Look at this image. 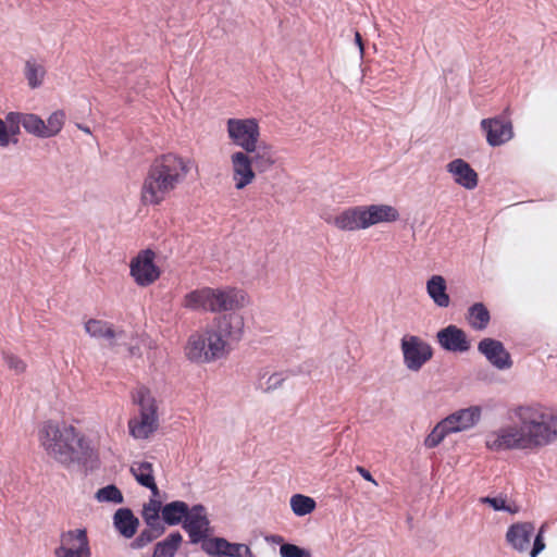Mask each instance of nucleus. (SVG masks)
<instances>
[{
  "instance_id": "1",
  "label": "nucleus",
  "mask_w": 557,
  "mask_h": 557,
  "mask_svg": "<svg viewBox=\"0 0 557 557\" xmlns=\"http://www.w3.org/2000/svg\"><path fill=\"white\" fill-rule=\"evenodd\" d=\"M509 423L485 436L491 451H537L557 441V412L539 403L515 406L508 411Z\"/></svg>"
},
{
  "instance_id": "2",
  "label": "nucleus",
  "mask_w": 557,
  "mask_h": 557,
  "mask_svg": "<svg viewBox=\"0 0 557 557\" xmlns=\"http://www.w3.org/2000/svg\"><path fill=\"white\" fill-rule=\"evenodd\" d=\"M38 442L48 458L65 467L81 463L94 455L88 438L64 421L42 422L38 429Z\"/></svg>"
},
{
  "instance_id": "3",
  "label": "nucleus",
  "mask_w": 557,
  "mask_h": 557,
  "mask_svg": "<svg viewBox=\"0 0 557 557\" xmlns=\"http://www.w3.org/2000/svg\"><path fill=\"white\" fill-rule=\"evenodd\" d=\"M184 529L187 531L191 543H201V548L210 557H252V552L247 544L232 543L223 537H209V520L202 506H194L185 521Z\"/></svg>"
},
{
  "instance_id": "4",
  "label": "nucleus",
  "mask_w": 557,
  "mask_h": 557,
  "mask_svg": "<svg viewBox=\"0 0 557 557\" xmlns=\"http://www.w3.org/2000/svg\"><path fill=\"white\" fill-rule=\"evenodd\" d=\"M275 163L276 157L273 146H261L260 151L257 152L233 151L230 154V173L234 188L244 190L251 185L257 178L255 168L262 173L271 170Z\"/></svg>"
},
{
  "instance_id": "5",
  "label": "nucleus",
  "mask_w": 557,
  "mask_h": 557,
  "mask_svg": "<svg viewBox=\"0 0 557 557\" xmlns=\"http://www.w3.org/2000/svg\"><path fill=\"white\" fill-rule=\"evenodd\" d=\"M225 132L228 140L238 147V150L257 152L261 146H271L261 140L260 121L253 116L228 117L225 121Z\"/></svg>"
},
{
  "instance_id": "6",
  "label": "nucleus",
  "mask_w": 557,
  "mask_h": 557,
  "mask_svg": "<svg viewBox=\"0 0 557 557\" xmlns=\"http://www.w3.org/2000/svg\"><path fill=\"white\" fill-rule=\"evenodd\" d=\"M133 401L139 407V413L128 421L129 434L136 440H146L158 429L154 397L148 388L140 386L133 393Z\"/></svg>"
},
{
  "instance_id": "7",
  "label": "nucleus",
  "mask_w": 557,
  "mask_h": 557,
  "mask_svg": "<svg viewBox=\"0 0 557 557\" xmlns=\"http://www.w3.org/2000/svg\"><path fill=\"white\" fill-rule=\"evenodd\" d=\"M209 339L208 351L203 350V339L199 336H189L185 346V356L197 363H209L225 358L232 350L227 343L212 326H207V338Z\"/></svg>"
},
{
  "instance_id": "8",
  "label": "nucleus",
  "mask_w": 557,
  "mask_h": 557,
  "mask_svg": "<svg viewBox=\"0 0 557 557\" xmlns=\"http://www.w3.org/2000/svg\"><path fill=\"white\" fill-rule=\"evenodd\" d=\"M400 350L404 366L411 372H419L433 357L432 346L417 335H404Z\"/></svg>"
},
{
  "instance_id": "9",
  "label": "nucleus",
  "mask_w": 557,
  "mask_h": 557,
  "mask_svg": "<svg viewBox=\"0 0 557 557\" xmlns=\"http://www.w3.org/2000/svg\"><path fill=\"white\" fill-rule=\"evenodd\" d=\"M176 187L161 170L152 163L143 183L140 197L145 205H159Z\"/></svg>"
},
{
  "instance_id": "10",
  "label": "nucleus",
  "mask_w": 557,
  "mask_h": 557,
  "mask_svg": "<svg viewBox=\"0 0 557 557\" xmlns=\"http://www.w3.org/2000/svg\"><path fill=\"white\" fill-rule=\"evenodd\" d=\"M55 557H91V549L85 528L67 530L61 533Z\"/></svg>"
},
{
  "instance_id": "11",
  "label": "nucleus",
  "mask_w": 557,
  "mask_h": 557,
  "mask_svg": "<svg viewBox=\"0 0 557 557\" xmlns=\"http://www.w3.org/2000/svg\"><path fill=\"white\" fill-rule=\"evenodd\" d=\"M156 253L146 249L131 260L129 272L135 283L140 287L152 285L161 274L160 269L154 263Z\"/></svg>"
},
{
  "instance_id": "12",
  "label": "nucleus",
  "mask_w": 557,
  "mask_h": 557,
  "mask_svg": "<svg viewBox=\"0 0 557 557\" xmlns=\"http://www.w3.org/2000/svg\"><path fill=\"white\" fill-rule=\"evenodd\" d=\"M161 172L177 187L182 184L193 169H197L193 158L183 157L176 153H166L153 162Z\"/></svg>"
},
{
  "instance_id": "13",
  "label": "nucleus",
  "mask_w": 557,
  "mask_h": 557,
  "mask_svg": "<svg viewBox=\"0 0 557 557\" xmlns=\"http://www.w3.org/2000/svg\"><path fill=\"white\" fill-rule=\"evenodd\" d=\"M212 326L219 335L233 345L240 341L245 330V318L237 311L226 312L213 320Z\"/></svg>"
},
{
  "instance_id": "14",
  "label": "nucleus",
  "mask_w": 557,
  "mask_h": 557,
  "mask_svg": "<svg viewBox=\"0 0 557 557\" xmlns=\"http://www.w3.org/2000/svg\"><path fill=\"white\" fill-rule=\"evenodd\" d=\"M366 230L379 224H392L400 220L399 210L392 205L376 202L362 205Z\"/></svg>"
},
{
  "instance_id": "15",
  "label": "nucleus",
  "mask_w": 557,
  "mask_h": 557,
  "mask_svg": "<svg viewBox=\"0 0 557 557\" xmlns=\"http://www.w3.org/2000/svg\"><path fill=\"white\" fill-rule=\"evenodd\" d=\"M482 418L480 406H470L458 409L443 419L448 431L453 433L466 432L473 429Z\"/></svg>"
},
{
  "instance_id": "16",
  "label": "nucleus",
  "mask_w": 557,
  "mask_h": 557,
  "mask_svg": "<svg viewBox=\"0 0 557 557\" xmlns=\"http://www.w3.org/2000/svg\"><path fill=\"white\" fill-rule=\"evenodd\" d=\"M481 128L486 134V141L492 147L502 146L513 137L512 124L500 117L484 119Z\"/></svg>"
},
{
  "instance_id": "17",
  "label": "nucleus",
  "mask_w": 557,
  "mask_h": 557,
  "mask_svg": "<svg viewBox=\"0 0 557 557\" xmlns=\"http://www.w3.org/2000/svg\"><path fill=\"white\" fill-rule=\"evenodd\" d=\"M327 222L342 232L364 231L366 223L362 205L345 208Z\"/></svg>"
},
{
  "instance_id": "18",
  "label": "nucleus",
  "mask_w": 557,
  "mask_h": 557,
  "mask_svg": "<svg viewBox=\"0 0 557 557\" xmlns=\"http://www.w3.org/2000/svg\"><path fill=\"white\" fill-rule=\"evenodd\" d=\"M479 351L498 370H508L512 366L510 354L504 345L493 338H484L478 345Z\"/></svg>"
},
{
  "instance_id": "19",
  "label": "nucleus",
  "mask_w": 557,
  "mask_h": 557,
  "mask_svg": "<svg viewBox=\"0 0 557 557\" xmlns=\"http://www.w3.org/2000/svg\"><path fill=\"white\" fill-rule=\"evenodd\" d=\"M84 329L91 337L104 339L112 347L120 346L127 338L123 331L102 320L89 319L85 322Z\"/></svg>"
},
{
  "instance_id": "20",
  "label": "nucleus",
  "mask_w": 557,
  "mask_h": 557,
  "mask_svg": "<svg viewBox=\"0 0 557 557\" xmlns=\"http://www.w3.org/2000/svg\"><path fill=\"white\" fill-rule=\"evenodd\" d=\"M440 346L451 352H466L470 349V341L466 333L456 325H448L436 334Z\"/></svg>"
},
{
  "instance_id": "21",
  "label": "nucleus",
  "mask_w": 557,
  "mask_h": 557,
  "mask_svg": "<svg viewBox=\"0 0 557 557\" xmlns=\"http://www.w3.org/2000/svg\"><path fill=\"white\" fill-rule=\"evenodd\" d=\"M5 120L9 124H12L13 135L17 136L20 134V125H22L27 133L44 138L45 121L37 114L10 112Z\"/></svg>"
},
{
  "instance_id": "22",
  "label": "nucleus",
  "mask_w": 557,
  "mask_h": 557,
  "mask_svg": "<svg viewBox=\"0 0 557 557\" xmlns=\"http://www.w3.org/2000/svg\"><path fill=\"white\" fill-rule=\"evenodd\" d=\"M249 304L246 293L237 288H216V312H233Z\"/></svg>"
},
{
  "instance_id": "23",
  "label": "nucleus",
  "mask_w": 557,
  "mask_h": 557,
  "mask_svg": "<svg viewBox=\"0 0 557 557\" xmlns=\"http://www.w3.org/2000/svg\"><path fill=\"white\" fill-rule=\"evenodd\" d=\"M533 531L531 522H518L508 528L506 540L515 550L524 553L530 548Z\"/></svg>"
},
{
  "instance_id": "24",
  "label": "nucleus",
  "mask_w": 557,
  "mask_h": 557,
  "mask_svg": "<svg viewBox=\"0 0 557 557\" xmlns=\"http://www.w3.org/2000/svg\"><path fill=\"white\" fill-rule=\"evenodd\" d=\"M447 172L453 176L454 182L466 189H474L478 185V174L468 162L462 159H455L447 163Z\"/></svg>"
},
{
  "instance_id": "25",
  "label": "nucleus",
  "mask_w": 557,
  "mask_h": 557,
  "mask_svg": "<svg viewBox=\"0 0 557 557\" xmlns=\"http://www.w3.org/2000/svg\"><path fill=\"white\" fill-rule=\"evenodd\" d=\"M113 524L122 536L131 539L137 532L139 520L134 516L131 509L120 508L113 516Z\"/></svg>"
},
{
  "instance_id": "26",
  "label": "nucleus",
  "mask_w": 557,
  "mask_h": 557,
  "mask_svg": "<svg viewBox=\"0 0 557 557\" xmlns=\"http://www.w3.org/2000/svg\"><path fill=\"white\" fill-rule=\"evenodd\" d=\"M131 473L138 484L149 488L153 496H159V488L156 484L152 463L148 461H134L131 466Z\"/></svg>"
},
{
  "instance_id": "27",
  "label": "nucleus",
  "mask_w": 557,
  "mask_h": 557,
  "mask_svg": "<svg viewBox=\"0 0 557 557\" xmlns=\"http://www.w3.org/2000/svg\"><path fill=\"white\" fill-rule=\"evenodd\" d=\"M425 287L429 297L436 306L441 308H447L449 306L450 298L447 294V284L442 275H432L426 281Z\"/></svg>"
},
{
  "instance_id": "28",
  "label": "nucleus",
  "mask_w": 557,
  "mask_h": 557,
  "mask_svg": "<svg viewBox=\"0 0 557 557\" xmlns=\"http://www.w3.org/2000/svg\"><path fill=\"white\" fill-rule=\"evenodd\" d=\"M159 496H153L149 499L143 508V519L146 524L158 533H163L164 528L160 519V512L162 513V504L158 499Z\"/></svg>"
},
{
  "instance_id": "29",
  "label": "nucleus",
  "mask_w": 557,
  "mask_h": 557,
  "mask_svg": "<svg viewBox=\"0 0 557 557\" xmlns=\"http://www.w3.org/2000/svg\"><path fill=\"white\" fill-rule=\"evenodd\" d=\"M209 288L202 287L187 293L182 301V306L188 310L207 312Z\"/></svg>"
},
{
  "instance_id": "30",
  "label": "nucleus",
  "mask_w": 557,
  "mask_h": 557,
  "mask_svg": "<svg viewBox=\"0 0 557 557\" xmlns=\"http://www.w3.org/2000/svg\"><path fill=\"white\" fill-rule=\"evenodd\" d=\"M24 75L27 81V85L32 89L40 87L45 81L46 69L42 63L35 59H28L25 62Z\"/></svg>"
},
{
  "instance_id": "31",
  "label": "nucleus",
  "mask_w": 557,
  "mask_h": 557,
  "mask_svg": "<svg viewBox=\"0 0 557 557\" xmlns=\"http://www.w3.org/2000/svg\"><path fill=\"white\" fill-rule=\"evenodd\" d=\"M189 512L188 506L186 503L176 500L166 504L162 508V519L169 525L178 524L183 518L186 519Z\"/></svg>"
},
{
  "instance_id": "32",
  "label": "nucleus",
  "mask_w": 557,
  "mask_h": 557,
  "mask_svg": "<svg viewBox=\"0 0 557 557\" xmlns=\"http://www.w3.org/2000/svg\"><path fill=\"white\" fill-rule=\"evenodd\" d=\"M182 540V535L178 532L171 533L156 545L152 557H174Z\"/></svg>"
},
{
  "instance_id": "33",
  "label": "nucleus",
  "mask_w": 557,
  "mask_h": 557,
  "mask_svg": "<svg viewBox=\"0 0 557 557\" xmlns=\"http://www.w3.org/2000/svg\"><path fill=\"white\" fill-rule=\"evenodd\" d=\"M467 320L474 330H484L490 322V312L482 302H476L469 308Z\"/></svg>"
},
{
  "instance_id": "34",
  "label": "nucleus",
  "mask_w": 557,
  "mask_h": 557,
  "mask_svg": "<svg viewBox=\"0 0 557 557\" xmlns=\"http://www.w3.org/2000/svg\"><path fill=\"white\" fill-rule=\"evenodd\" d=\"M290 509L297 517L310 515L317 507L315 500L302 494H294L289 499Z\"/></svg>"
},
{
  "instance_id": "35",
  "label": "nucleus",
  "mask_w": 557,
  "mask_h": 557,
  "mask_svg": "<svg viewBox=\"0 0 557 557\" xmlns=\"http://www.w3.org/2000/svg\"><path fill=\"white\" fill-rule=\"evenodd\" d=\"M65 123V113L62 110L52 112L45 121L44 138L57 136Z\"/></svg>"
},
{
  "instance_id": "36",
  "label": "nucleus",
  "mask_w": 557,
  "mask_h": 557,
  "mask_svg": "<svg viewBox=\"0 0 557 557\" xmlns=\"http://www.w3.org/2000/svg\"><path fill=\"white\" fill-rule=\"evenodd\" d=\"M449 434L451 433L448 431V428L442 420L433 428L430 434L425 437L424 446L428 448H434L438 446L443 442V440Z\"/></svg>"
},
{
  "instance_id": "37",
  "label": "nucleus",
  "mask_w": 557,
  "mask_h": 557,
  "mask_svg": "<svg viewBox=\"0 0 557 557\" xmlns=\"http://www.w3.org/2000/svg\"><path fill=\"white\" fill-rule=\"evenodd\" d=\"M96 498L100 503L121 504L123 502L122 493L114 485H108L98 490L96 493Z\"/></svg>"
},
{
  "instance_id": "38",
  "label": "nucleus",
  "mask_w": 557,
  "mask_h": 557,
  "mask_svg": "<svg viewBox=\"0 0 557 557\" xmlns=\"http://www.w3.org/2000/svg\"><path fill=\"white\" fill-rule=\"evenodd\" d=\"M285 381L283 373L274 372L269 375L264 374L259 380V387L264 392H273L280 388Z\"/></svg>"
},
{
  "instance_id": "39",
  "label": "nucleus",
  "mask_w": 557,
  "mask_h": 557,
  "mask_svg": "<svg viewBox=\"0 0 557 557\" xmlns=\"http://www.w3.org/2000/svg\"><path fill=\"white\" fill-rule=\"evenodd\" d=\"M480 503L486 504L492 507L495 511H507L515 513L517 510L512 509L511 506L507 505L506 498L499 497H481Z\"/></svg>"
},
{
  "instance_id": "40",
  "label": "nucleus",
  "mask_w": 557,
  "mask_h": 557,
  "mask_svg": "<svg viewBox=\"0 0 557 557\" xmlns=\"http://www.w3.org/2000/svg\"><path fill=\"white\" fill-rule=\"evenodd\" d=\"M11 143H17L16 135L12 133V124L0 119V147H8Z\"/></svg>"
},
{
  "instance_id": "41",
  "label": "nucleus",
  "mask_w": 557,
  "mask_h": 557,
  "mask_svg": "<svg viewBox=\"0 0 557 557\" xmlns=\"http://www.w3.org/2000/svg\"><path fill=\"white\" fill-rule=\"evenodd\" d=\"M3 360L7 367L16 374H22L26 370V362L16 355L4 352Z\"/></svg>"
},
{
  "instance_id": "42",
  "label": "nucleus",
  "mask_w": 557,
  "mask_h": 557,
  "mask_svg": "<svg viewBox=\"0 0 557 557\" xmlns=\"http://www.w3.org/2000/svg\"><path fill=\"white\" fill-rule=\"evenodd\" d=\"M280 555L281 557H311L309 550L288 543L281 545Z\"/></svg>"
},
{
  "instance_id": "43",
  "label": "nucleus",
  "mask_w": 557,
  "mask_h": 557,
  "mask_svg": "<svg viewBox=\"0 0 557 557\" xmlns=\"http://www.w3.org/2000/svg\"><path fill=\"white\" fill-rule=\"evenodd\" d=\"M161 534L162 533H158L157 531H153L151 528H149V530H143L141 533L133 542L132 546L134 548H141Z\"/></svg>"
},
{
  "instance_id": "44",
  "label": "nucleus",
  "mask_w": 557,
  "mask_h": 557,
  "mask_svg": "<svg viewBox=\"0 0 557 557\" xmlns=\"http://www.w3.org/2000/svg\"><path fill=\"white\" fill-rule=\"evenodd\" d=\"M545 548V543L543 540V530L541 529L539 534L534 539L533 547L530 550L531 557H536L542 550Z\"/></svg>"
},
{
  "instance_id": "45",
  "label": "nucleus",
  "mask_w": 557,
  "mask_h": 557,
  "mask_svg": "<svg viewBox=\"0 0 557 557\" xmlns=\"http://www.w3.org/2000/svg\"><path fill=\"white\" fill-rule=\"evenodd\" d=\"M207 312H216V288H209Z\"/></svg>"
},
{
  "instance_id": "46",
  "label": "nucleus",
  "mask_w": 557,
  "mask_h": 557,
  "mask_svg": "<svg viewBox=\"0 0 557 557\" xmlns=\"http://www.w3.org/2000/svg\"><path fill=\"white\" fill-rule=\"evenodd\" d=\"M357 472L367 481L371 482L374 486H377V482L375 481V479L372 476V474L363 467L361 466H358L356 468Z\"/></svg>"
},
{
  "instance_id": "47",
  "label": "nucleus",
  "mask_w": 557,
  "mask_h": 557,
  "mask_svg": "<svg viewBox=\"0 0 557 557\" xmlns=\"http://www.w3.org/2000/svg\"><path fill=\"white\" fill-rule=\"evenodd\" d=\"M355 44L357 45V47L359 49V58H360V60H362L363 55H364V46H363V41H362V38H361V35L359 32L355 33Z\"/></svg>"
},
{
  "instance_id": "48",
  "label": "nucleus",
  "mask_w": 557,
  "mask_h": 557,
  "mask_svg": "<svg viewBox=\"0 0 557 557\" xmlns=\"http://www.w3.org/2000/svg\"><path fill=\"white\" fill-rule=\"evenodd\" d=\"M191 336H199L203 339V350L205 351H208V348H209V339H206L207 338V327L203 329L202 331L200 332H197L195 334H193Z\"/></svg>"
},
{
  "instance_id": "49",
  "label": "nucleus",
  "mask_w": 557,
  "mask_h": 557,
  "mask_svg": "<svg viewBox=\"0 0 557 557\" xmlns=\"http://www.w3.org/2000/svg\"><path fill=\"white\" fill-rule=\"evenodd\" d=\"M128 351H129L131 356H136L137 355L136 346L135 345H131L129 348H128Z\"/></svg>"
},
{
  "instance_id": "50",
  "label": "nucleus",
  "mask_w": 557,
  "mask_h": 557,
  "mask_svg": "<svg viewBox=\"0 0 557 557\" xmlns=\"http://www.w3.org/2000/svg\"><path fill=\"white\" fill-rule=\"evenodd\" d=\"M78 128L82 129L83 132L87 133V134H90V131L88 127H84L82 125H78Z\"/></svg>"
}]
</instances>
